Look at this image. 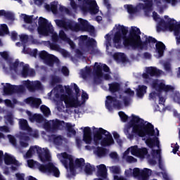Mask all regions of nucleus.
<instances>
[{
	"instance_id": "nucleus-13",
	"label": "nucleus",
	"mask_w": 180,
	"mask_h": 180,
	"mask_svg": "<svg viewBox=\"0 0 180 180\" xmlns=\"http://www.w3.org/2000/svg\"><path fill=\"white\" fill-rule=\"evenodd\" d=\"M4 161L6 165L11 166L10 168L11 171H18V169H19V167L22 165V163L16 160V158L9 153H5Z\"/></svg>"
},
{
	"instance_id": "nucleus-5",
	"label": "nucleus",
	"mask_w": 180,
	"mask_h": 180,
	"mask_svg": "<svg viewBox=\"0 0 180 180\" xmlns=\"http://www.w3.org/2000/svg\"><path fill=\"white\" fill-rule=\"evenodd\" d=\"M37 155L41 162H51V155L50 150L47 148H41L39 146H31L27 152L24 155V158H32V157Z\"/></svg>"
},
{
	"instance_id": "nucleus-26",
	"label": "nucleus",
	"mask_w": 180,
	"mask_h": 180,
	"mask_svg": "<svg viewBox=\"0 0 180 180\" xmlns=\"http://www.w3.org/2000/svg\"><path fill=\"white\" fill-rule=\"evenodd\" d=\"M94 153L99 158H102L103 157H105L108 154V149L98 146L94 148Z\"/></svg>"
},
{
	"instance_id": "nucleus-35",
	"label": "nucleus",
	"mask_w": 180,
	"mask_h": 180,
	"mask_svg": "<svg viewBox=\"0 0 180 180\" xmlns=\"http://www.w3.org/2000/svg\"><path fill=\"white\" fill-rule=\"evenodd\" d=\"M24 85L26 86L28 89H30L32 86H34V88H40V85H41V84L39 81H35L32 82L25 81L24 82Z\"/></svg>"
},
{
	"instance_id": "nucleus-28",
	"label": "nucleus",
	"mask_w": 180,
	"mask_h": 180,
	"mask_svg": "<svg viewBox=\"0 0 180 180\" xmlns=\"http://www.w3.org/2000/svg\"><path fill=\"white\" fill-rule=\"evenodd\" d=\"M49 140H51V141H53L54 144H56V146H61L63 144V141H64V139H63V137L61 136L52 134L49 136Z\"/></svg>"
},
{
	"instance_id": "nucleus-38",
	"label": "nucleus",
	"mask_w": 180,
	"mask_h": 180,
	"mask_svg": "<svg viewBox=\"0 0 180 180\" xmlns=\"http://www.w3.org/2000/svg\"><path fill=\"white\" fill-rule=\"evenodd\" d=\"M139 150V149L137 146H131V148H128V150H127V151H129V153H131V154L135 157L140 155Z\"/></svg>"
},
{
	"instance_id": "nucleus-21",
	"label": "nucleus",
	"mask_w": 180,
	"mask_h": 180,
	"mask_svg": "<svg viewBox=\"0 0 180 180\" xmlns=\"http://www.w3.org/2000/svg\"><path fill=\"white\" fill-rule=\"evenodd\" d=\"M24 102L27 105H30L31 108L37 109L41 103V99L35 97H28L24 100Z\"/></svg>"
},
{
	"instance_id": "nucleus-60",
	"label": "nucleus",
	"mask_w": 180,
	"mask_h": 180,
	"mask_svg": "<svg viewBox=\"0 0 180 180\" xmlns=\"http://www.w3.org/2000/svg\"><path fill=\"white\" fill-rule=\"evenodd\" d=\"M20 39L22 43H26V41H27V39H29V37H27V35L22 34L20 36Z\"/></svg>"
},
{
	"instance_id": "nucleus-44",
	"label": "nucleus",
	"mask_w": 180,
	"mask_h": 180,
	"mask_svg": "<svg viewBox=\"0 0 180 180\" xmlns=\"http://www.w3.org/2000/svg\"><path fill=\"white\" fill-rule=\"evenodd\" d=\"M8 25L5 24L0 25V36H4V34H8Z\"/></svg>"
},
{
	"instance_id": "nucleus-31",
	"label": "nucleus",
	"mask_w": 180,
	"mask_h": 180,
	"mask_svg": "<svg viewBox=\"0 0 180 180\" xmlns=\"http://www.w3.org/2000/svg\"><path fill=\"white\" fill-rule=\"evenodd\" d=\"M147 92V87L144 85H140L136 89V95L139 98H143L144 94Z\"/></svg>"
},
{
	"instance_id": "nucleus-12",
	"label": "nucleus",
	"mask_w": 180,
	"mask_h": 180,
	"mask_svg": "<svg viewBox=\"0 0 180 180\" xmlns=\"http://www.w3.org/2000/svg\"><path fill=\"white\" fill-rule=\"evenodd\" d=\"M79 7L83 12H89L91 15H96L99 12V7L95 0H84Z\"/></svg>"
},
{
	"instance_id": "nucleus-37",
	"label": "nucleus",
	"mask_w": 180,
	"mask_h": 180,
	"mask_svg": "<svg viewBox=\"0 0 180 180\" xmlns=\"http://www.w3.org/2000/svg\"><path fill=\"white\" fill-rule=\"evenodd\" d=\"M114 58L116 60V61H121L122 63H124V61H126V55H124V53H115Z\"/></svg>"
},
{
	"instance_id": "nucleus-22",
	"label": "nucleus",
	"mask_w": 180,
	"mask_h": 180,
	"mask_svg": "<svg viewBox=\"0 0 180 180\" xmlns=\"http://www.w3.org/2000/svg\"><path fill=\"white\" fill-rule=\"evenodd\" d=\"M97 168V176L100 178H103L104 179L108 178V169H106V165L101 164L96 166Z\"/></svg>"
},
{
	"instance_id": "nucleus-14",
	"label": "nucleus",
	"mask_w": 180,
	"mask_h": 180,
	"mask_svg": "<svg viewBox=\"0 0 180 180\" xmlns=\"http://www.w3.org/2000/svg\"><path fill=\"white\" fill-rule=\"evenodd\" d=\"M152 88L155 89V91H158V92H161V91H164V92H169V91H174V87L172 86L166 85L165 80H155L152 83Z\"/></svg>"
},
{
	"instance_id": "nucleus-19",
	"label": "nucleus",
	"mask_w": 180,
	"mask_h": 180,
	"mask_svg": "<svg viewBox=\"0 0 180 180\" xmlns=\"http://www.w3.org/2000/svg\"><path fill=\"white\" fill-rule=\"evenodd\" d=\"M102 70L105 72H109L110 69L108 65L102 63H96L94 67L95 78H102Z\"/></svg>"
},
{
	"instance_id": "nucleus-48",
	"label": "nucleus",
	"mask_w": 180,
	"mask_h": 180,
	"mask_svg": "<svg viewBox=\"0 0 180 180\" xmlns=\"http://www.w3.org/2000/svg\"><path fill=\"white\" fill-rule=\"evenodd\" d=\"M124 8L127 9L128 13H129L130 15L134 13L137 11V8H134L131 5H124Z\"/></svg>"
},
{
	"instance_id": "nucleus-17",
	"label": "nucleus",
	"mask_w": 180,
	"mask_h": 180,
	"mask_svg": "<svg viewBox=\"0 0 180 180\" xmlns=\"http://www.w3.org/2000/svg\"><path fill=\"white\" fill-rule=\"evenodd\" d=\"M23 91H25V87L22 85L13 86L6 83L4 87V95H12L16 92H23Z\"/></svg>"
},
{
	"instance_id": "nucleus-61",
	"label": "nucleus",
	"mask_w": 180,
	"mask_h": 180,
	"mask_svg": "<svg viewBox=\"0 0 180 180\" xmlns=\"http://www.w3.org/2000/svg\"><path fill=\"white\" fill-rule=\"evenodd\" d=\"M110 158H112V160H118L119 159V155H117V153L115 152H112L110 154Z\"/></svg>"
},
{
	"instance_id": "nucleus-6",
	"label": "nucleus",
	"mask_w": 180,
	"mask_h": 180,
	"mask_svg": "<svg viewBox=\"0 0 180 180\" xmlns=\"http://www.w3.org/2000/svg\"><path fill=\"white\" fill-rule=\"evenodd\" d=\"M79 23L74 22V21L67 20H56L55 23H56L58 27H63L65 30H72V32H86L88 30V21L82 20V18L78 19Z\"/></svg>"
},
{
	"instance_id": "nucleus-40",
	"label": "nucleus",
	"mask_w": 180,
	"mask_h": 180,
	"mask_svg": "<svg viewBox=\"0 0 180 180\" xmlns=\"http://www.w3.org/2000/svg\"><path fill=\"white\" fill-rule=\"evenodd\" d=\"M142 1L146 3L145 4L146 6H144V4H139L138 6V8H140V9H147V8H151V6H153V1H148V0H142Z\"/></svg>"
},
{
	"instance_id": "nucleus-9",
	"label": "nucleus",
	"mask_w": 180,
	"mask_h": 180,
	"mask_svg": "<svg viewBox=\"0 0 180 180\" xmlns=\"http://www.w3.org/2000/svg\"><path fill=\"white\" fill-rule=\"evenodd\" d=\"M100 141L101 146H103V147L112 146V144L115 143L110 133L102 128H99L97 130V134H96L94 137L93 143L95 146H98Z\"/></svg>"
},
{
	"instance_id": "nucleus-10",
	"label": "nucleus",
	"mask_w": 180,
	"mask_h": 180,
	"mask_svg": "<svg viewBox=\"0 0 180 180\" xmlns=\"http://www.w3.org/2000/svg\"><path fill=\"white\" fill-rule=\"evenodd\" d=\"M38 25V33L40 37H41V36H51L53 41H57V33L54 32V30L49 25L47 20L39 18Z\"/></svg>"
},
{
	"instance_id": "nucleus-20",
	"label": "nucleus",
	"mask_w": 180,
	"mask_h": 180,
	"mask_svg": "<svg viewBox=\"0 0 180 180\" xmlns=\"http://www.w3.org/2000/svg\"><path fill=\"white\" fill-rule=\"evenodd\" d=\"M60 126H61V122L58 121V120H56L46 122L44 125V128L46 131H56V130L60 129Z\"/></svg>"
},
{
	"instance_id": "nucleus-32",
	"label": "nucleus",
	"mask_w": 180,
	"mask_h": 180,
	"mask_svg": "<svg viewBox=\"0 0 180 180\" xmlns=\"http://www.w3.org/2000/svg\"><path fill=\"white\" fill-rule=\"evenodd\" d=\"M129 150H126L122 156L123 160H125L127 162H137V159L134 158L133 156L129 155Z\"/></svg>"
},
{
	"instance_id": "nucleus-1",
	"label": "nucleus",
	"mask_w": 180,
	"mask_h": 180,
	"mask_svg": "<svg viewBox=\"0 0 180 180\" xmlns=\"http://www.w3.org/2000/svg\"><path fill=\"white\" fill-rule=\"evenodd\" d=\"M114 30H115V34L112 41L117 48H119L120 43H122V39H124L123 44L125 47H131V49H139V50H147L148 43H157V39L151 37H146L145 42L141 41V37H140L141 32L137 27H131L128 38H126L128 32L127 28L124 26L115 25Z\"/></svg>"
},
{
	"instance_id": "nucleus-34",
	"label": "nucleus",
	"mask_w": 180,
	"mask_h": 180,
	"mask_svg": "<svg viewBox=\"0 0 180 180\" xmlns=\"http://www.w3.org/2000/svg\"><path fill=\"white\" fill-rule=\"evenodd\" d=\"M29 141H30V138L29 136H22L20 139V146L22 148L29 147Z\"/></svg>"
},
{
	"instance_id": "nucleus-2",
	"label": "nucleus",
	"mask_w": 180,
	"mask_h": 180,
	"mask_svg": "<svg viewBox=\"0 0 180 180\" xmlns=\"http://www.w3.org/2000/svg\"><path fill=\"white\" fill-rule=\"evenodd\" d=\"M131 117L133 122H135L136 124L133 127L132 130L130 126H127L124 128V131L127 139H133L134 133L139 136V137H146V136L157 137V136H160V131L157 128L154 129L153 124L144 122V120L139 118L137 116L132 115Z\"/></svg>"
},
{
	"instance_id": "nucleus-23",
	"label": "nucleus",
	"mask_w": 180,
	"mask_h": 180,
	"mask_svg": "<svg viewBox=\"0 0 180 180\" xmlns=\"http://www.w3.org/2000/svg\"><path fill=\"white\" fill-rule=\"evenodd\" d=\"M156 47V58H161L164 56V51H165V45L162 42H158L155 45Z\"/></svg>"
},
{
	"instance_id": "nucleus-58",
	"label": "nucleus",
	"mask_w": 180,
	"mask_h": 180,
	"mask_svg": "<svg viewBox=\"0 0 180 180\" xmlns=\"http://www.w3.org/2000/svg\"><path fill=\"white\" fill-rule=\"evenodd\" d=\"M0 56L4 60H8V58L9 57V54L7 51L0 52Z\"/></svg>"
},
{
	"instance_id": "nucleus-15",
	"label": "nucleus",
	"mask_w": 180,
	"mask_h": 180,
	"mask_svg": "<svg viewBox=\"0 0 180 180\" xmlns=\"http://www.w3.org/2000/svg\"><path fill=\"white\" fill-rule=\"evenodd\" d=\"M152 172L151 169L148 168H144L143 169L135 168L133 170V175L139 180H147L148 179V176L151 175Z\"/></svg>"
},
{
	"instance_id": "nucleus-18",
	"label": "nucleus",
	"mask_w": 180,
	"mask_h": 180,
	"mask_svg": "<svg viewBox=\"0 0 180 180\" xmlns=\"http://www.w3.org/2000/svg\"><path fill=\"white\" fill-rule=\"evenodd\" d=\"M146 72L142 75V77L144 79H150V77H158L159 75H161L164 72L162 70H158L157 68L154 67H148L146 68Z\"/></svg>"
},
{
	"instance_id": "nucleus-62",
	"label": "nucleus",
	"mask_w": 180,
	"mask_h": 180,
	"mask_svg": "<svg viewBox=\"0 0 180 180\" xmlns=\"http://www.w3.org/2000/svg\"><path fill=\"white\" fill-rule=\"evenodd\" d=\"M62 72L63 75H65V77L68 76L70 74V71L68 70V68H67L66 67L62 68Z\"/></svg>"
},
{
	"instance_id": "nucleus-55",
	"label": "nucleus",
	"mask_w": 180,
	"mask_h": 180,
	"mask_svg": "<svg viewBox=\"0 0 180 180\" xmlns=\"http://www.w3.org/2000/svg\"><path fill=\"white\" fill-rule=\"evenodd\" d=\"M15 178H16V180H25V174L16 173Z\"/></svg>"
},
{
	"instance_id": "nucleus-16",
	"label": "nucleus",
	"mask_w": 180,
	"mask_h": 180,
	"mask_svg": "<svg viewBox=\"0 0 180 180\" xmlns=\"http://www.w3.org/2000/svg\"><path fill=\"white\" fill-rule=\"evenodd\" d=\"M146 143L150 148H153L155 145L158 146V150H153L152 155L153 157L160 158L161 157V150L160 149V142L158 141V138L155 137L153 139H148L146 140Z\"/></svg>"
},
{
	"instance_id": "nucleus-54",
	"label": "nucleus",
	"mask_w": 180,
	"mask_h": 180,
	"mask_svg": "<svg viewBox=\"0 0 180 180\" xmlns=\"http://www.w3.org/2000/svg\"><path fill=\"white\" fill-rule=\"evenodd\" d=\"M164 68L165 70L167 72H172V70L171 68V64H169V63H166L164 64Z\"/></svg>"
},
{
	"instance_id": "nucleus-57",
	"label": "nucleus",
	"mask_w": 180,
	"mask_h": 180,
	"mask_svg": "<svg viewBox=\"0 0 180 180\" xmlns=\"http://www.w3.org/2000/svg\"><path fill=\"white\" fill-rule=\"evenodd\" d=\"M0 131H3L4 133H9L11 131L7 126H0Z\"/></svg>"
},
{
	"instance_id": "nucleus-25",
	"label": "nucleus",
	"mask_w": 180,
	"mask_h": 180,
	"mask_svg": "<svg viewBox=\"0 0 180 180\" xmlns=\"http://www.w3.org/2000/svg\"><path fill=\"white\" fill-rule=\"evenodd\" d=\"M27 114L29 116V120L32 122H37V123H41V122L44 120V118H43V115L40 114H34L32 115V112H30V111H27Z\"/></svg>"
},
{
	"instance_id": "nucleus-27",
	"label": "nucleus",
	"mask_w": 180,
	"mask_h": 180,
	"mask_svg": "<svg viewBox=\"0 0 180 180\" xmlns=\"http://www.w3.org/2000/svg\"><path fill=\"white\" fill-rule=\"evenodd\" d=\"M59 37L61 39V40H63V41H66V43H68L71 49H75V44H74V41H71L70 38L67 37V34H65V32H64V31H60Z\"/></svg>"
},
{
	"instance_id": "nucleus-43",
	"label": "nucleus",
	"mask_w": 180,
	"mask_h": 180,
	"mask_svg": "<svg viewBox=\"0 0 180 180\" xmlns=\"http://www.w3.org/2000/svg\"><path fill=\"white\" fill-rule=\"evenodd\" d=\"M75 166L78 168H84L85 166V160H84V158L76 159Z\"/></svg>"
},
{
	"instance_id": "nucleus-50",
	"label": "nucleus",
	"mask_w": 180,
	"mask_h": 180,
	"mask_svg": "<svg viewBox=\"0 0 180 180\" xmlns=\"http://www.w3.org/2000/svg\"><path fill=\"white\" fill-rule=\"evenodd\" d=\"M21 16L23 18L24 22H25V23H27V25L32 23V16H29L26 14H22Z\"/></svg>"
},
{
	"instance_id": "nucleus-7",
	"label": "nucleus",
	"mask_w": 180,
	"mask_h": 180,
	"mask_svg": "<svg viewBox=\"0 0 180 180\" xmlns=\"http://www.w3.org/2000/svg\"><path fill=\"white\" fill-rule=\"evenodd\" d=\"M48 165H40L39 162L34 161L33 160H27V165L30 168L36 169L37 168L41 172L44 174H47V175H50L52 174L53 176L58 178L60 176V170L57 167L54 166L53 163L51 162H47Z\"/></svg>"
},
{
	"instance_id": "nucleus-63",
	"label": "nucleus",
	"mask_w": 180,
	"mask_h": 180,
	"mask_svg": "<svg viewBox=\"0 0 180 180\" xmlns=\"http://www.w3.org/2000/svg\"><path fill=\"white\" fill-rule=\"evenodd\" d=\"M6 120H7V122H8V123H10V124H13V117H12V115H6Z\"/></svg>"
},
{
	"instance_id": "nucleus-52",
	"label": "nucleus",
	"mask_w": 180,
	"mask_h": 180,
	"mask_svg": "<svg viewBox=\"0 0 180 180\" xmlns=\"http://www.w3.org/2000/svg\"><path fill=\"white\" fill-rule=\"evenodd\" d=\"M24 26H26L28 30H30V32H33V30H34V29L37 27V24L30 22V24H27V25Z\"/></svg>"
},
{
	"instance_id": "nucleus-24",
	"label": "nucleus",
	"mask_w": 180,
	"mask_h": 180,
	"mask_svg": "<svg viewBox=\"0 0 180 180\" xmlns=\"http://www.w3.org/2000/svg\"><path fill=\"white\" fill-rule=\"evenodd\" d=\"M83 141H84L86 144L92 143V138L91 137V128L88 127H84V129Z\"/></svg>"
},
{
	"instance_id": "nucleus-8",
	"label": "nucleus",
	"mask_w": 180,
	"mask_h": 180,
	"mask_svg": "<svg viewBox=\"0 0 180 180\" xmlns=\"http://www.w3.org/2000/svg\"><path fill=\"white\" fill-rule=\"evenodd\" d=\"M10 71L11 74H20L24 78L36 75L34 70L29 68V65H25L23 63H20L19 60H15L10 65Z\"/></svg>"
},
{
	"instance_id": "nucleus-36",
	"label": "nucleus",
	"mask_w": 180,
	"mask_h": 180,
	"mask_svg": "<svg viewBox=\"0 0 180 180\" xmlns=\"http://www.w3.org/2000/svg\"><path fill=\"white\" fill-rule=\"evenodd\" d=\"M108 85L110 92H117L120 89V84L119 83L113 82Z\"/></svg>"
},
{
	"instance_id": "nucleus-11",
	"label": "nucleus",
	"mask_w": 180,
	"mask_h": 180,
	"mask_svg": "<svg viewBox=\"0 0 180 180\" xmlns=\"http://www.w3.org/2000/svg\"><path fill=\"white\" fill-rule=\"evenodd\" d=\"M56 157L67 171H72L74 169V160H75V158L72 155L64 152L58 153Z\"/></svg>"
},
{
	"instance_id": "nucleus-39",
	"label": "nucleus",
	"mask_w": 180,
	"mask_h": 180,
	"mask_svg": "<svg viewBox=\"0 0 180 180\" xmlns=\"http://www.w3.org/2000/svg\"><path fill=\"white\" fill-rule=\"evenodd\" d=\"M84 172L87 175H91V174H92V172L95 171V167H93L92 166H91V164L86 163L84 166Z\"/></svg>"
},
{
	"instance_id": "nucleus-3",
	"label": "nucleus",
	"mask_w": 180,
	"mask_h": 180,
	"mask_svg": "<svg viewBox=\"0 0 180 180\" xmlns=\"http://www.w3.org/2000/svg\"><path fill=\"white\" fill-rule=\"evenodd\" d=\"M65 89H60L55 94L56 105L58 110L59 112H64L65 110V106L66 108H79L82 105V103L78 101V97L71 96L70 86H65Z\"/></svg>"
},
{
	"instance_id": "nucleus-49",
	"label": "nucleus",
	"mask_w": 180,
	"mask_h": 180,
	"mask_svg": "<svg viewBox=\"0 0 180 180\" xmlns=\"http://www.w3.org/2000/svg\"><path fill=\"white\" fill-rule=\"evenodd\" d=\"M8 139L9 140V142L11 143V144H12V146H13V147H18V143L16 142V139L15 138V136L12 135H8Z\"/></svg>"
},
{
	"instance_id": "nucleus-29",
	"label": "nucleus",
	"mask_w": 180,
	"mask_h": 180,
	"mask_svg": "<svg viewBox=\"0 0 180 180\" xmlns=\"http://www.w3.org/2000/svg\"><path fill=\"white\" fill-rule=\"evenodd\" d=\"M19 126L21 130H27V131H32V128L29 127V124H27V120L25 119L19 120Z\"/></svg>"
},
{
	"instance_id": "nucleus-56",
	"label": "nucleus",
	"mask_w": 180,
	"mask_h": 180,
	"mask_svg": "<svg viewBox=\"0 0 180 180\" xmlns=\"http://www.w3.org/2000/svg\"><path fill=\"white\" fill-rule=\"evenodd\" d=\"M119 116L120 119L122 120V122H126V120H127L128 119L127 115H126V114H124V112H120Z\"/></svg>"
},
{
	"instance_id": "nucleus-53",
	"label": "nucleus",
	"mask_w": 180,
	"mask_h": 180,
	"mask_svg": "<svg viewBox=\"0 0 180 180\" xmlns=\"http://www.w3.org/2000/svg\"><path fill=\"white\" fill-rule=\"evenodd\" d=\"M113 137L115 140H117V143H118V144H122V141L120 139V135H119V134H117V132H113L112 133Z\"/></svg>"
},
{
	"instance_id": "nucleus-42",
	"label": "nucleus",
	"mask_w": 180,
	"mask_h": 180,
	"mask_svg": "<svg viewBox=\"0 0 180 180\" xmlns=\"http://www.w3.org/2000/svg\"><path fill=\"white\" fill-rule=\"evenodd\" d=\"M90 73H91V68L88 67H86L84 70H82L80 71V75L83 79L86 78V75H89Z\"/></svg>"
},
{
	"instance_id": "nucleus-46",
	"label": "nucleus",
	"mask_w": 180,
	"mask_h": 180,
	"mask_svg": "<svg viewBox=\"0 0 180 180\" xmlns=\"http://www.w3.org/2000/svg\"><path fill=\"white\" fill-rule=\"evenodd\" d=\"M40 110L42 113H44V116H50V114L51 113L50 108L46 105H41Z\"/></svg>"
},
{
	"instance_id": "nucleus-4",
	"label": "nucleus",
	"mask_w": 180,
	"mask_h": 180,
	"mask_svg": "<svg viewBox=\"0 0 180 180\" xmlns=\"http://www.w3.org/2000/svg\"><path fill=\"white\" fill-rule=\"evenodd\" d=\"M153 17L154 20L159 22L156 27L157 32H174L177 42L180 43V24H176L175 20L169 18L167 15L165 16L166 20H162L155 12L153 13Z\"/></svg>"
},
{
	"instance_id": "nucleus-64",
	"label": "nucleus",
	"mask_w": 180,
	"mask_h": 180,
	"mask_svg": "<svg viewBox=\"0 0 180 180\" xmlns=\"http://www.w3.org/2000/svg\"><path fill=\"white\" fill-rule=\"evenodd\" d=\"M114 180H126L123 176H119V175H114L113 176Z\"/></svg>"
},
{
	"instance_id": "nucleus-30",
	"label": "nucleus",
	"mask_w": 180,
	"mask_h": 180,
	"mask_svg": "<svg viewBox=\"0 0 180 180\" xmlns=\"http://www.w3.org/2000/svg\"><path fill=\"white\" fill-rule=\"evenodd\" d=\"M108 168L110 174H112L113 175H120V174H122V168H120V166L119 165L111 166Z\"/></svg>"
},
{
	"instance_id": "nucleus-45",
	"label": "nucleus",
	"mask_w": 180,
	"mask_h": 180,
	"mask_svg": "<svg viewBox=\"0 0 180 180\" xmlns=\"http://www.w3.org/2000/svg\"><path fill=\"white\" fill-rule=\"evenodd\" d=\"M39 57L41 60H49L51 58V55L49 54L46 51H42L39 53Z\"/></svg>"
},
{
	"instance_id": "nucleus-41",
	"label": "nucleus",
	"mask_w": 180,
	"mask_h": 180,
	"mask_svg": "<svg viewBox=\"0 0 180 180\" xmlns=\"http://www.w3.org/2000/svg\"><path fill=\"white\" fill-rule=\"evenodd\" d=\"M57 5H58V3L53 1L51 4L50 6H46V8L48 9H51L53 13H57Z\"/></svg>"
},
{
	"instance_id": "nucleus-51",
	"label": "nucleus",
	"mask_w": 180,
	"mask_h": 180,
	"mask_svg": "<svg viewBox=\"0 0 180 180\" xmlns=\"http://www.w3.org/2000/svg\"><path fill=\"white\" fill-rule=\"evenodd\" d=\"M82 0H70V5L73 9L78 8V4Z\"/></svg>"
},
{
	"instance_id": "nucleus-33",
	"label": "nucleus",
	"mask_w": 180,
	"mask_h": 180,
	"mask_svg": "<svg viewBox=\"0 0 180 180\" xmlns=\"http://www.w3.org/2000/svg\"><path fill=\"white\" fill-rule=\"evenodd\" d=\"M107 100L105 101V106L107 108V109H108V110H112V107H110V105H116V103H115L116 98H113L110 96H108L106 97Z\"/></svg>"
},
{
	"instance_id": "nucleus-47",
	"label": "nucleus",
	"mask_w": 180,
	"mask_h": 180,
	"mask_svg": "<svg viewBox=\"0 0 180 180\" xmlns=\"http://www.w3.org/2000/svg\"><path fill=\"white\" fill-rule=\"evenodd\" d=\"M139 154L138 157H139V158H144V157L148 154V150H147V148H139Z\"/></svg>"
},
{
	"instance_id": "nucleus-59",
	"label": "nucleus",
	"mask_w": 180,
	"mask_h": 180,
	"mask_svg": "<svg viewBox=\"0 0 180 180\" xmlns=\"http://www.w3.org/2000/svg\"><path fill=\"white\" fill-rule=\"evenodd\" d=\"M174 101L177 103H180V94L179 93H176L174 96Z\"/></svg>"
}]
</instances>
